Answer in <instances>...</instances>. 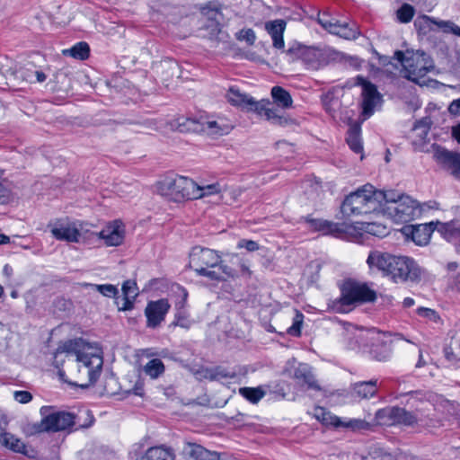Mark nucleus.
I'll return each instance as SVG.
<instances>
[{
    "label": "nucleus",
    "mask_w": 460,
    "mask_h": 460,
    "mask_svg": "<svg viewBox=\"0 0 460 460\" xmlns=\"http://www.w3.org/2000/svg\"><path fill=\"white\" fill-rule=\"evenodd\" d=\"M62 353H66L67 358L75 357L79 377L86 380L76 385L85 388L97 381L103 365L102 350L97 343H89L82 339L70 340L58 347L55 357Z\"/></svg>",
    "instance_id": "obj_1"
},
{
    "label": "nucleus",
    "mask_w": 460,
    "mask_h": 460,
    "mask_svg": "<svg viewBox=\"0 0 460 460\" xmlns=\"http://www.w3.org/2000/svg\"><path fill=\"white\" fill-rule=\"evenodd\" d=\"M367 263L370 269H376L394 282L416 281L420 278V269L411 258L395 256L379 251L371 252Z\"/></svg>",
    "instance_id": "obj_2"
},
{
    "label": "nucleus",
    "mask_w": 460,
    "mask_h": 460,
    "mask_svg": "<svg viewBox=\"0 0 460 460\" xmlns=\"http://www.w3.org/2000/svg\"><path fill=\"white\" fill-rule=\"evenodd\" d=\"M385 198L384 190H376L372 184H365L345 197L341 213L344 217L381 214Z\"/></svg>",
    "instance_id": "obj_3"
},
{
    "label": "nucleus",
    "mask_w": 460,
    "mask_h": 460,
    "mask_svg": "<svg viewBox=\"0 0 460 460\" xmlns=\"http://www.w3.org/2000/svg\"><path fill=\"white\" fill-rule=\"evenodd\" d=\"M190 267L199 276L211 280H226L234 275L231 268L223 263L217 252L208 248L194 247L190 253Z\"/></svg>",
    "instance_id": "obj_4"
},
{
    "label": "nucleus",
    "mask_w": 460,
    "mask_h": 460,
    "mask_svg": "<svg viewBox=\"0 0 460 460\" xmlns=\"http://www.w3.org/2000/svg\"><path fill=\"white\" fill-rule=\"evenodd\" d=\"M381 214L395 223H408L419 217L423 207L411 197L395 190L385 191Z\"/></svg>",
    "instance_id": "obj_5"
},
{
    "label": "nucleus",
    "mask_w": 460,
    "mask_h": 460,
    "mask_svg": "<svg viewBox=\"0 0 460 460\" xmlns=\"http://www.w3.org/2000/svg\"><path fill=\"white\" fill-rule=\"evenodd\" d=\"M286 55L289 61L301 60L306 69L314 71L323 68L331 61L342 56L331 49L308 47L298 42L289 44Z\"/></svg>",
    "instance_id": "obj_6"
},
{
    "label": "nucleus",
    "mask_w": 460,
    "mask_h": 460,
    "mask_svg": "<svg viewBox=\"0 0 460 460\" xmlns=\"http://www.w3.org/2000/svg\"><path fill=\"white\" fill-rule=\"evenodd\" d=\"M394 57L402 64L403 76L418 84H424L426 75L435 69L431 58L421 50H398Z\"/></svg>",
    "instance_id": "obj_7"
},
{
    "label": "nucleus",
    "mask_w": 460,
    "mask_h": 460,
    "mask_svg": "<svg viewBox=\"0 0 460 460\" xmlns=\"http://www.w3.org/2000/svg\"><path fill=\"white\" fill-rule=\"evenodd\" d=\"M157 192L169 200L181 202L194 199L198 195L197 183L184 176H168L156 186Z\"/></svg>",
    "instance_id": "obj_8"
},
{
    "label": "nucleus",
    "mask_w": 460,
    "mask_h": 460,
    "mask_svg": "<svg viewBox=\"0 0 460 460\" xmlns=\"http://www.w3.org/2000/svg\"><path fill=\"white\" fill-rule=\"evenodd\" d=\"M425 426L430 424L433 420L434 401L436 395L430 392L410 391L400 392L397 396Z\"/></svg>",
    "instance_id": "obj_9"
},
{
    "label": "nucleus",
    "mask_w": 460,
    "mask_h": 460,
    "mask_svg": "<svg viewBox=\"0 0 460 460\" xmlns=\"http://www.w3.org/2000/svg\"><path fill=\"white\" fill-rule=\"evenodd\" d=\"M40 414L41 430L47 433L70 430L76 424L77 416L69 411H58L53 406H42Z\"/></svg>",
    "instance_id": "obj_10"
},
{
    "label": "nucleus",
    "mask_w": 460,
    "mask_h": 460,
    "mask_svg": "<svg viewBox=\"0 0 460 460\" xmlns=\"http://www.w3.org/2000/svg\"><path fill=\"white\" fill-rule=\"evenodd\" d=\"M376 293L366 285L347 283L341 290V296L337 302L336 310L345 313L347 307L355 303L372 302L376 299Z\"/></svg>",
    "instance_id": "obj_11"
},
{
    "label": "nucleus",
    "mask_w": 460,
    "mask_h": 460,
    "mask_svg": "<svg viewBox=\"0 0 460 460\" xmlns=\"http://www.w3.org/2000/svg\"><path fill=\"white\" fill-rule=\"evenodd\" d=\"M358 85L362 86V110L363 115L370 117L375 111V108L380 104L382 101L381 94L378 93L375 84L367 81L362 76H357Z\"/></svg>",
    "instance_id": "obj_12"
},
{
    "label": "nucleus",
    "mask_w": 460,
    "mask_h": 460,
    "mask_svg": "<svg viewBox=\"0 0 460 460\" xmlns=\"http://www.w3.org/2000/svg\"><path fill=\"white\" fill-rule=\"evenodd\" d=\"M171 308L167 299L162 298L155 301H149L145 309L146 317V327L157 328L165 319Z\"/></svg>",
    "instance_id": "obj_13"
},
{
    "label": "nucleus",
    "mask_w": 460,
    "mask_h": 460,
    "mask_svg": "<svg viewBox=\"0 0 460 460\" xmlns=\"http://www.w3.org/2000/svg\"><path fill=\"white\" fill-rule=\"evenodd\" d=\"M52 235L61 241L77 243L80 237V232L75 222L66 219H59L55 223L49 225Z\"/></svg>",
    "instance_id": "obj_14"
},
{
    "label": "nucleus",
    "mask_w": 460,
    "mask_h": 460,
    "mask_svg": "<svg viewBox=\"0 0 460 460\" xmlns=\"http://www.w3.org/2000/svg\"><path fill=\"white\" fill-rule=\"evenodd\" d=\"M226 98L227 102L237 108L245 110L248 111H254L255 110H261V103H258L259 101H255L252 96L242 92L236 86H231L226 94Z\"/></svg>",
    "instance_id": "obj_15"
},
{
    "label": "nucleus",
    "mask_w": 460,
    "mask_h": 460,
    "mask_svg": "<svg viewBox=\"0 0 460 460\" xmlns=\"http://www.w3.org/2000/svg\"><path fill=\"white\" fill-rule=\"evenodd\" d=\"M309 226L317 231H322L325 234H332L340 237L342 234L351 233L354 229L349 223H334L323 219H307Z\"/></svg>",
    "instance_id": "obj_16"
},
{
    "label": "nucleus",
    "mask_w": 460,
    "mask_h": 460,
    "mask_svg": "<svg viewBox=\"0 0 460 460\" xmlns=\"http://www.w3.org/2000/svg\"><path fill=\"white\" fill-rule=\"evenodd\" d=\"M436 229L435 222L420 224L417 226H407L402 228V233L411 237L417 245H426Z\"/></svg>",
    "instance_id": "obj_17"
},
{
    "label": "nucleus",
    "mask_w": 460,
    "mask_h": 460,
    "mask_svg": "<svg viewBox=\"0 0 460 460\" xmlns=\"http://www.w3.org/2000/svg\"><path fill=\"white\" fill-rule=\"evenodd\" d=\"M98 236L107 246H118L122 243L125 236L123 224L118 220L113 221L99 232Z\"/></svg>",
    "instance_id": "obj_18"
},
{
    "label": "nucleus",
    "mask_w": 460,
    "mask_h": 460,
    "mask_svg": "<svg viewBox=\"0 0 460 460\" xmlns=\"http://www.w3.org/2000/svg\"><path fill=\"white\" fill-rule=\"evenodd\" d=\"M12 74L15 79L31 84L43 83L47 79V75L31 62L15 68Z\"/></svg>",
    "instance_id": "obj_19"
},
{
    "label": "nucleus",
    "mask_w": 460,
    "mask_h": 460,
    "mask_svg": "<svg viewBox=\"0 0 460 460\" xmlns=\"http://www.w3.org/2000/svg\"><path fill=\"white\" fill-rule=\"evenodd\" d=\"M286 26L287 22L282 19L270 21L265 23V30L271 37L273 47L278 49H281L285 46L283 35Z\"/></svg>",
    "instance_id": "obj_20"
},
{
    "label": "nucleus",
    "mask_w": 460,
    "mask_h": 460,
    "mask_svg": "<svg viewBox=\"0 0 460 460\" xmlns=\"http://www.w3.org/2000/svg\"><path fill=\"white\" fill-rule=\"evenodd\" d=\"M293 376L301 385L306 386L307 389L321 390L312 373L311 367L307 364H298L295 368Z\"/></svg>",
    "instance_id": "obj_21"
},
{
    "label": "nucleus",
    "mask_w": 460,
    "mask_h": 460,
    "mask_svg": "<svg viewBox=\"0 0 460 460\" xmlns=\"http://www.w3.org/2000/svg\"><path fill=\"white\" fill-rule=\"evenodd\" d=\"M258 103H261V110H255L254 111L261 116H264L267 120H269L271 124L283 126L286 125L288 121V119L284 115L283 112H280L278 109L273 107H269L270 104L268 100H261Z\"/></svg>",
    "instance_id": "obj_22"
},
{
    "label": "nucleus",
    "mask_w": 460,
    "mask_h": 460,
    "mask_svg": "<svg viewBox=\"0 0 460 460\" xmlns=\"http://www.w3.org/2000/svg\"><path fill=\"white\" fill-rule=\"evenodd\" d=\"M436 160L447 166L456 179L460 181V159L446 149H438L434 155Z\"/></svg>",
    "instance_id": "obj_23"
},
{
    "label": "nucleus",
    "mask_w": 460,
    "mask_h": 460,
    "mask_svg": "<svg viewBox=\"0 0 460 460\" xmlns=\"http://www.w3.org/2000/svg\"><path fill=\"white\" fill-rule=\"evenodd\" d=\"M384 338V336L377 334L376 337L373 339L374 343L370 349V354L372 358L377 361H386L392 355L391 343Z\"/></svg>",
    "instance_id": "obj_24"
},
{
    "label": "nucleus",
    "mask_w": 460,
    "mask_h": 460,
    "mask_svg": "<svg viewBox=\"0 0 460 460\" xmlns=\"http://www.w3.org/2000/svg\"><path fill=\"white\" fill-rule=\"evenodd\" d=\"M233 125L225 118H218L217 120H206L201 123V130L208 135L223 136L230 133Z\"/></svg>",
    "instance_id": "obj_25"
},
{
    "label": "nucleus",
    "mask_w": 460,
    "mask_h": 460,
    "mask_svg": "<svg viewBox=\"0 0 460 460\" xmlns=\"http://www.w3.org/2000/svg\"><path fill=\"white\" fill-rule=\"evenodd\" d=\"M436 229L449 243L460 245V224L456 223H435Z\"/></svg>",
    "instance_id": "obj_26"
},
{
    "label": "nucleus",
    "mask_w": 460,
    "mask_h": 460,
    "mask_svg": "<svg viewBox=\"0 0 460 460\" xmlns=\"http://www.w3.org/2000/svg\"><path fill=\"white\" fill-rule=\"evenodd\" d=\"M184 452L192 460H219V456L217 452L209 451L202 446L195 443H186Z\"/></svg>",
    "instance_id": "obj_27"
},
{
    "label": "nucleus",
    "mask_w": 460,
    "mask_h": 460,
    "mask_svg": "<svg viewBox=\"0 0 460 460\" xmlns=\"http://www.w3.org/2000/svg\"><path fill=\"white\" fill-rule=\"evenodd\" d=\"M398 406H387L379 409L375 413V423L380 426H397Z\"/></svg>",
    "instance_id": "obj_28"
},
{
    "label": "nucleus",
    "mask_w": 460,
    "mask_h": 460,
    "mask_svg": "<svg viewBox=\"0 0 460 460\" xmlns=\"http://www.w3.org/2000/svg\"><path fill=\"white\" fill-rule=\"evenodd\" d=\"M334 427H342L351 431H364L371 429V424L365 420L351 418H333Z\"/></svg>",
    "instance_id": "obj_29"
},
{
    "label": "nucleus",
    "mask_w": 460,
    "mask_h": 460,
    "mask_svg": "<svg viewBox=\"0 0 460 460\" xmlns=\"http://www.w3.org/2000/svg\"><path fill=\"white\" fill-rule=\"evenodd\" d=\"M353 394L359 399L373 397L377 393V380L356 383L352 387Z\"/></svg>",
    "instance_id": "obj_30"
},
{
    "label": "nucleus",
    "mask_w": 460,
    "mask_h": 460,
    "mask_svg": "<svg viewBox=\"0 0 460 460\" xmlns=\"http://www.w3.org/2000/svg\"><path fill=\"white\" fill-rule=\"evenodd\" d=\"M397 426L415 428L425 425L407 407L398 406Z\"/></svg>",
    "instance_id": "obj_31"
},
{
    "label": "nucleus",
    "mask_w": 460,
    "mask_h": 460,
    "mask_svg": "<svg viewBox=\"0 0 460 460\" xmlns=\"http://www.w3.org/2000/svg\"><path fill=\"white\" fill-rule=\"evenodd\" d=\"M0 443L13 452L29 456L27 446L20 438L11 433L4 432L1 434Z\"/></svg>",
    "instance_id": "obj_32"
},
{
    "label": "nucleus",
    "mask_w": 460,
    "mask_h": 460,
    "mask_svg": "<svg viewBox=\"0 0 460 460\" xmlns=\"http://www.w3.org/2000/svg\"><path fill=\"white\" fill-rule=\"evenodd\" d=\"M149 460H175V453L164 446L152 447L146 451Z\"/></svg>",
    "instance_id": "obj_33"
},
{
    "label": "nucleus",
    "mask_w": 460,
    "mask_h": 460,
    "mask_svg": "<svg viewBox=\"0 0 460 460\" xmlns=\"http://www.w3.org/2000/svg\"><path fill=\"white\" fill-rule=\"evenodd\" d=\"M361 128L358 124L354 123L350 125L348 130L347 143L350 149L355 153H361L363 150L361 137H360Z\"/></svg>",
    "instance_id": "obj_34"
},
{
    "label": "nucleus",
    "mask_w": 460,
    "mask_h": 460,
    "mask_svg": "<svg viewBox=\"0 0 460 460\" xmlns=\"http://www.w3.org/2000/svg\"><path fill=\"white\" fill-rule=\"evenodd\" d=\"M271 96L277 105L282 109H288L292 106L293 100L291 95L280 86H274L271 89Z\"/></svg>",
    "instance_id": "obj_35"
},
{
    "label": "nucleus",
    "mask_w": 460,
    "mask_h": 460,
    "mask_svg": "<svg viewBox=\"0 0 460 460\" xmlns=\"http://www.w3.org/2000/svg\"><path fill=\"white\" fill-rule=\"evenodd\" d=\"M144 373L152 379H157L164 371V364L159 358H153L149 360L143 367Z\"/></svg>",
    "instance_id": "obj_36"
},
{
    "label": "nucleus",
    "mask_w": 460,
    "mask_h": 460,
    "mask_svg": "<svg viewBox=\"0 0 460 460\" xmlns=\"http://www.w3.org/2000/svg\"><path fill=\"white\" fill-rule=\"evenodd\" d=\"M63 54L65 56L73 57L75 59L84 60L89 57L90 48L86 42L81 41L70 49H64Z\"/></svg>",
    "instance_id": "obj_37"
},
{
    "label": "nucleus",
    "mask_w": 460,
    "mask_h": 460,
    "mask_svg": "<svg viewBox=\"0 0 460 460\" xmlns=\"http://www.w3.org/2000/svg\"><path fill=\"white\" fill-rule=\"evenodd\" d=\"M323 102L326 111L333 119L339 117L340 110L341 108V102L338 97H335L332 93H328L324 95Z\"/></svg>",
    "instance_id": "obj_38"
},
{
    "label": "nucleus",
    "mask_w": 460,
    "mask_h": 460,
    "mask_svg": "<svg viewBox=\"0 0 460 460\" xmlns=\"http://www.w3.org/2000/svg\"><path fill=\"white\" fill-rule=\"evenodd\" d=\"M239 394L252 403L260 402L266 392L261 387H242L239 389Z\"/></svg>",
    "instance_id": "obj_39"
},
{
    "label": "nucleus",
    "mask_w": 460,
    "mask_h": 460,
    "mask_svg": "<svg viewBox=\"0 0 460 460\" xmlns=\"http://www.w3.org/2000/svg\"><path fill=\"white\" fill-rule=\"evenodd\" d=\"M336 30L332 34L337 35L345 40H355L359 35V32L356 26L350 27L347 22H338Z\"/></svg>",
    "instance_id": "obj_40"
},
{
    "label": "nucleus",
    "mask_w": 460,
    "mask_h": 460,
    "mask_svg": "<svg viewBox=\"0 0 460 460\" xmlns=\"http://www.w3.org/2000/svg\"><path fill=\"white\" fill-rule=\"evenodd\" d=\"M439 22H451L450 21H442L436 20L433 17H429L428 15H420L418 16L414 22V25L420 29L424 30L425 28L431 29V25L434 24L437 27L440 28L443 31V27L439 25Z\"/></svg>",
    "instance_id": "obj_41"
},
{
    "label": "nucleus",
    "mask_w": 460,
    "mask_h": 460,
    "mask_svg": "<svg viewBox=\"0 0 460 460\" xmlns=\"http://www.w3.org/2000/svg\"><path fill=\"white\" fill-rule=\"evenodd\" d=\"M85 287L91 288L93 290L100 292L102 296L107 297H114L118 295V288L111 284H84Z\"/></svg>",
    "instance_id": "obj_42"
},
{
    "label": "nucleus",
    "mask_w": 460,
    "mask_h": 460,
    "mask_svg": "<svg viewBox=\"0 0 460 460\" xmlns=\"http://www.w3.org/2000/svg\"><path fill=\"white\" fill-rule=\"evenodd\" d=\"M221 190H222V188L220 187L219 183H217V182L213 183V184L203 185V186H199L197 184L198 195L195 196L194 199L218 194L221 192Z\"/></svg>",
    "instance_id": "obj_43"
},
{
    "label": "nucleus",
    "mask_w": 460,
    "mask_h": 460,
    "mask_svg": "<svg viewBox=\"0 0 460 460\" xmlns=\"http://www.w3.org/2000/svg\"><path fill=\"white\" fill-rule=\"evenodd\" d=\"M304 322V314L299 311L296 310L295 316L293 318V323L287 329V332L294 337H299L301 335V328Z\"/></svg>",
    "instance_id": "obj_44"
},
{
    "label": "nucleus",
    "mask_w": 460,
    "mask_h": 460,
    "mask_svg": "<svg viewBox=\"0 0 460 460\" xmlns=\"http://www.w3.org/2000/svg\"><path fill=\"white\" fill-rule=\"evenodd\" d=\"M414 15V8L409 4H403L397 11V18L402 23L410 22Z\"/></svg>",
    "instance_id": "obj_45"
},
{
    "label": "nucleus",
    "mask_w": 460,
    "mask_h": 460,
    "mask_svg": "<svg viewBox=\"0 0 460 460\" xmlns=\"http://www.w3.org/2000/svg\"><path fill=\"white\" fill-rule=\"evenodd\" d=\"M314 417L322 421L323 424H330L333 426V418H339L338 416L332 415L323 407H315L314 409Z\"/></svg>",
    "instance_id": "obj_46"
},
{
    "label": "nucleus",
    "mask_w": 460,
    "mask_h": 460,
    "mask_svg": "<svg viewBox=\"0 0 460 460\" xmlns=\"http://www.w3.org/2000/svg\"><path fill=\"white\" fill-rule=\"evenodd\" d=\"M317 21L324 30L328 31L332 34L334 31V30H336V25L339 22L335 19L331 18L327 13H323L322 15H319Z\"/></svg>",
    "instance_id": "obj_47"
},
{
    "label": "nucleus",
    "mask_w": 460,
    "mask_h": 460,
    "mask_svg": "<svg viewBox=\"0 0 460 460\" xmlns=\"http://www.w3.org/2000/svg\"><path fill=\"white\" fill-rule=\"evenodd\" d=\"M123 296L136 298L138 296V288L136 281L128 279L122 284Z\"/></svg>",
    "instance_id": "obj_48"
},
{
    "label": "nucleus",
    "mask_w": 460,
    "mask_h": 460,
    "mask_svg": "<svg viewBox=\"0 0 460 460\" xmlns=\"http://www.w3.org/2000/svg\"><path fill=\"white\" fill-rule=\"evenodd\" d=\"M236 374L234 372H229L222 367H217L208 376V378L212 381H221L226 378H234Z\"/></svg>",
    "instance_id": "obj_49"
},
{
    "label": "nucleus",
    "mask_w": 460,
    "mask_h": 460,
    "mask_svg": "<svg viewBox=\"0 0 460 460\" xmlns=\"http://www.w3.org/2000/svg\"><path fill=\"white\" fill-rule=\"evenodd\" d=\"M364 230L367 233L378 237L385 236L387 234V228L385 226L376 223H367Z\"/></svg>",
    "instance_id": "obj_50"
},
{
    "label": "nucleus",
    "mask_w": 460,
    "mask_h": 460,
    "mask_svg": "<svg viewBox=\"0 0 460 460\" xmlns=\"http://www.w3.org/2000/svg\"><path fill=\"white\" fill-rule=\"evenodd\" d=\"M236 37L239 40H243L250 46H252L256 40V34L252 29H243L237 33Z\"/></svg>",
    "instance_id": "obj_51"
},
{
    "label": "nucleus",
    "mask_w": 460,
    "mask_h": 460,
    "mask_svg": "<svg viewBox=\"0 0 460 460\" xmlns=\"http://www.w3.org/2000/svg\"><path fill=\"white\" fill-rule=\"evenodd\" d=\"M431 124H432V121H431L430 118L426 117L420 120H418L415 123L413 129L416 131H420V135H427L429 129L430 128Z\"/></svg>",
    "instance_id": "obj_52"
},
{
    "label": "nucleus",
    "mask_w": 460,
    "mask_h": 460,
    "mask_svg": "<svg viewBox=\"0 0 460 460\" xmlns=\"http://www.w3.org/2000/svg\"><path fill=\"white\" fill-rule=\"evenodd\" d=\"M172 324L184 329H189L191 325V321L183 313L180 312L175 315V320Z\"/></svg>",
    "instance_id": "obj_53"
},
{
    "label": "nucleus",
    "mask_w": 460,
    "mask_h": 460,
    "mask_svg": "<svg viewBox=\"0 0 460 460\" xmlns=\"http://www.w3.org/2000/svg\"><path fill=\"white\" fill-rule=\"evenodd\" d=\"M13 398L16 402L25 404L32 400V394L28 391H15Z\"/></svg>",
    "instance_id": "obj_54"
},
{
    "label": "nucleus",
    "mask_w": 460,
    "mask_h": 460,
    "mask_svg": "<svg viewBox=\"0 0 460 460\" xmlns=\"http://www.w3.org/2000/svg\"><path fill=\"white\" fill-rule=\"evenodd\" d=\"M237 248H245L248 252H254L259 249V244L252 240L242 239L238 242Z\"/></svg>",
    "instance_id": "obj_55"
},
{
    "label": "nucleus",
    "mask_w": 460,
    "mask_h": 460,
    "mask_svg": "<svg viewBox=\"0 0 460 460\" xmlns=\"http://www.w3.org/2000/svg\"><path fill=\"white\" fill-rule=\"evenodd\" d=\"M442 27H443V31L444 32H450V33H453L454 35H456L458 37H460V27L458 25H456L455 22H439Z\"/></svg>",
    "instance_id": "obj_56"
},
{
    "label": "nucleus",
    "mask_w": 460,
    "mask_h": 460,
    "mask_svg": "<svg viewBox=\"0 0 460 460\" xmlns=\"http://www.w3.org/2000/svg\"><path fill=\"white\" fill-rule=\"evenodd\" d=\"M135 299L136 298L123 296L122 304L119 305L118 303L119 310V311H128V310L133 309Z\"/></svg>",
    "instance_id": "obj_57"
},
{
    "label": "nucleus",
    "mask_w": 460,
    "mask_h": 460,
    "mask_svg": "<svg viewBox=\"0 0 460 460\" xmlns=\"http://www.w3.org/2000/svg\"><path fill=\"white\" fill-rule=\"evenodd\" d=\"M40 424H41V420L39 422H35V423L28 425L26 428V433L30 436L40 434V433H45L46 430H41Z\"/></svg>",
    "instance_id": "obj_58"
},
{
    "label": "nucleus",
    "mask_w": 460,
    "mask_h": 460,
    "mask_svg": "<svg viewBox=\"0 0 460 460\" xmlns=\"http://www.w3.org/2000/svg\"><path fill=\"white\" fill-rule=\"evenodd\" d=\"M448 111L455 116H460V99L454 100L449 104Z\"/></svg>",
    "instance_id": "obj_59"
},
{
    "label": "nucleus",
    "mask_w": 460,
    "mask_h": 460,
    "mask_svg": "<svg viewBox=\"0 0 460 460\" xmlns=\"http://www.w3.org/2000/svg\"><path fill=\"white\" fill-rule=\"evenodd\" d=\"M419 314L420 315H423L424 317L433 319L434 321H436V319L438 318L436 312L429 308H420L419 310Z\"/></svg>",
    "instance_id": "obj_60"
},
{
    "label": "nucleus",
    "mask_w": 460,
    "mask_h": 460,
    "mask_svg": "<svg viewBox=\"0 0 460 460\" xmlns=\"http://www.w3.org/2000/svg\"><path fill=\"white\" fill-rule=\"evenodd\" d=\"M365 460H394L391 455H375L370 454Z\"/></svg>",
    "instance_id": "obj_61"
},
{
    "label": "nucleus",
    "mask_w": 460,
    "mask_h": 460,
    "mask_svg": "<svg viewBox=\"0 0 460 460\" xmlns=\"http://www.w3.org/2000/svg\"><path fill=\"white\" fill-rule=\"evenodd\" d=\"M9 199V190L0 182V203H5Z\"/></svg>",
    "instance_id": "obj_62"
},
{
    "label": "nucleus",
    "mask_w": 460,
    "mask_h": 460,
    "mask_svg": "<svg viewBox=\"0 0 460 460\" xmlns=\"http://www.w3.org/2000/svg\"><path fill=\"white\" fill-rule=\"evenodd\" d=\"M345 62H348L349 65L352 67L358 68L360 66L361 61L357 57H343Z\"/></svg>",
    "instance_id": "obj_63"
},
{
    "label": "nucleus",
    "mask_w": 460,
    "mask_h": 460,
    "mask_svg": "<svg viewBox=\"0 0 460 460\" xmlns=\"http://www.w3.org/2000/svg\"><path fill=\"white\" fill-rule=\"evenodd\" d=\"M213 31L215 33V40H222L224 37L226 36L225 32L221 30L219 23L216 24L213 28Z\"/></svg>",
    "instance_id": "obj_64"
}]
</instances>
